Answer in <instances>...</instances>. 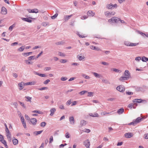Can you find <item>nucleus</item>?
<instances>
[{"label": "nucleus", "instance_id": "obj_1", "mask_svg": "<svg viewBox=\"0 0 148 148\" xmlns=\"http://www.w3.org/2000/svg\"><path fill=\"white\" fill-rule=\"evenodd\" d=\"M139 43H133L132 42H130L128 41H125L124 42V44L125 45L127 46H131L133 47L134 46H136L138 45Z\"/></svg>", "mask_w": 148, "mask_h": 148}, {"label": "nucleus", "instance_id": "obj_2", "mask_svg": "<svg viewBox=\"0 0 148 148\" xmlns=\"http://www.w3.org/2000/svg\"><path fill=\"white\" fill-rule=\"evenodd\" d=\"M120 19L116 17H112L109 20L108 22H109L112 23H118L119 21H120Z\"/></svg>", "mask_w": 148, "mask_h": 148}, {"label": "nucleus", "instance_id": "obj_3", "mask_svg": "<svg viewBox=\"0 0 148 148\" xmlns=\"http://www.w3.org/2000/svg\"><path fill=\"white\" fill-rule=\"evenodd\" d=\"M5 131L7 134L6 136L8 139L9 142H11V136L8 128L5 129Z\"/></svg>", "mask_w": 148, "mask_h": 148}, {"label": "nucleus", "instance_id": "obj_4", "mask_svg": "<svg viewBox=\"0 0 148 148\" xmlns=\"http://www.w3.org/2000/svg\"><path fill=\"white\" fill-rule=\"evenodd\" d=\"M132 101L134 103L136 102L137 103H140L144 102L145 103H146L147 102L146 100H142L141 99H135L133 100Z\"/></svg>", "mask_w": 148, "mask_h": 148}, {"label": "nucleus", "instance_id": "obj_5", "mask_svg": "<svg viewBox=\"0 0 148 148\" xmlns=\"http://www.w3.org/2000/svg\"><path fill=\"white\" fill-rule=\"evenodd\" d=\"M116 89L120 92H123L125 90L124 86L122 85L118 86L116 88Z\"/></svg>", "mask_w": 148, "mask_h": 148}, {"label": "nucleus", "instance_id": "obj_6", "mask_svg": "<svg viewBox=\"0 0 148 148\" xmlns=\"http://www.w3.org/2000/svg\"><path fill=\"white\" fill-rule=\"evenodd\" d=\"M84 145L86 148H90V143L88 139L86 140L84 142Z\"/></svg>", "mask_w": 148, "mask_h": 148}, {"label": "nucleus", "instance_id": "obj_7", "mask_svg": "<svg viewBox=\"0 0 148 148\" xmlns=\"http://www.w3.org/2000/svg\"><path fill=\"white\" fill-rule=\"evenodd\" d=\"M124 75L125 77H126L128 79L130 76V72L128 70H125L124 73Z\"/></svg>", "mask_w": 148, "mask_h": 148}, {"label": "nucleus", "instance_id": "obj_8", "mask_svg": "<svg viewBox=\"0 0 148 148\" xmlns=\"http://www.w3.org/2000/svg\"><path fill=\"white\" fill-rule=\"evenodd\" d=\"M144 119L143 118H141L140 117H139L137 118L136 119H134V122L136 123V124H137L140 122L141 121L143 120Z\"/></svg>", "mask_w": 148, "mask_h": 148}, {"label": "nucleus", "instance_id": "obj_9", "mask_svg": "<svg viewBox=\"0 0 148 148\" xmlns=\"http://www.w3.org/2000/svg\"><path fill=\"white\" fill-rule=\"evenodd\" d=\"M30 121L33 125H35L37 122L36 119L34 118H31L30 119Z\"/></svg>", "mask_w": 148, "mask_h": 148}, {"label": "nucleus", "instance_id": "obj_10", "mask_svg": "<svg viewBox=\"0 0 148 148\" xmlns=\"http://www.w3.org/2000/svg\"><path fill=\"white\" fill-rule=\"evenodd\" d=\"M69 121L71 125H74L75 123V121L74 117L73 116H70L69 118Z\"/></svg>", "mask_w": 148, "mask_h": 148}, {"label": "nucleus", "instance_id": "obj_11", "mask_svg": "<svg viewBox=\"0 0 148 148\" xmlns=\"http://www.w3.org/2000/svg\"><path fill=\"white\" fill-rule=\"evenodd\" d=\"M21 19L23 21L29 23H31L32 22V20L29 18L22 17Z\"/></svg>", "mask_w": 148, "mask_h": 148}, {"label": "nucleus", "instance_id": "obj_12", "mask_svg": "<svg viewBox=\"0 0 148 148\" xmlns=\"http://www.w3.org/2000/svg\"><path fill=\"white\" fill-rule=\"evenodd\" d=\"M125 136L127 138H130L133 136L132 134L130 132H128L125 133L124 134Z\"/></svg>", "mask_w": 148, "mask_h": 148}, {"label": "nucleus", "instance_id": "obj_13", "mask_svg": "<svg viewBox=\"0 0 148 148\" xmlns=\"http://www.w3.org/2000/svg\"><path fill=\"white\" fill-rule=\"evenodd\" d=\"M1 10L2 14H7V10L5 7H2Z\"/></svg>", "mask_w": 148, "mask_h": 148}, {"label": "nucleus", "instance_id": "obj_14", "mask_svg": "<svg viewBox=\"0 0 148 148\" xmlns=\"http://www.w3.org/2000/svg\"><path fill=\"white\" fill-rule=\"evenodd\" d=\"M90 48L91 49L96 51H99L100 50V49L99 48H98L97 47L94 46H90Z\"/></svg>", "mask_w": 148, "mask_h": 148}, {"label": "nucleus", "instance_id": "obj_15", "mask_svg": "<svg viewBox=\"0 0 148 148\" xmlns=\"http://www.w3.org/2000/svg\"><path fill=\"white\" fill-rule=\"evenodd\" d=\"M89 115L92 117H98L99 116V114L96 113H95L93 114L92 113H90Z\"/></svg>", "mask_w": 148, "mask_h": 148}, {"label": "nucleus", "instance_id": "obj_16", "mask_svg": "<svg viewBox=\"0 0 148 148\" xmlns=\"http://www.w3.org/2000/svg\"><path fill=\"white\" fill-rule=\"evenodd\" d=\"M86 121L84 120H81L80 122V125L81 127L85 126L86 125Z\"/></svg>", "mask_w": 148, "mask_h": 148}, {"label": "nucleus", "instance_id": "obj_17", "mask_svg": "<svg viewBox=\"0 0 148 148\" xmlns=\"http://www.w3.org/2000/svg\"><path fill=\"white\" fill-rule=\"evenodd\" d=\"M87 14L88 16H93L95 15V13H93L92 11H88L87 12Z\"/></svg>", "mask_w": 148, "mask_h": 148}, {"label": "nucleus", "instance_id": "obj_18", "mask_svg": "<svg viewBox=\"0 0 148 148\" xmlns=\"http://www.w3.org/2000/svg\"><path fill=\"white\" fill-rule=\"evenodd\" d=\"M128 79L124 76L121 77L119 78V80L122 82H124V81L127 80Z\"/></svg>", "mask_w": 148, "mask_h": 148}, {"label": "nucleus", "instance_id": "obj_19", "mask_svg": "<svg viewBox=\"0 0 148 148\" xmlns=\"http://www.w3.org/2000/svg\"><path fill=\"white\" fill-rule=\"evenodd\" d=\"M124 111V109L123 108L119 109L117 111V112L119 114H121L123 113Z\"/></svg>", "mask_w": 148, "mask_h": 148}, {"label": "nucleus", "instance_id": "obj_20", "mask_svg": "<svg viewBox=\"0 0 148 148\" xmlns=\"http://www.w3.org/2000/svg\"><path fill=\"white\" fill-rule=\"evenodd\" d=\"M56 111V109L55 108H52L51 109L50 111L51 112L50 115L52 116H53L54 114V113Z\"/></svg>", "mask_w": 148, "mask_h": 148}, {"label": "nucleus", "instance_id": "obj_21", "mask_svg": "<svg viewBox=\"0 0 148 148\" xmlns=\"http://www.w3.org/2000/svg\"><path fill=\"white\" fill-rule=\"evenodd\" d=\"M32 53V52H27V53H22V55L25 57H27V56H29L30 54H31Z\"/></svg>", "mask_w": 148, "mask_h": 148}, {"label": "nucleus", "instance_id": "obj_22", "mask_svg": "<svg viewBox=\"0 0 148 148\" xmlns=\"http://www.w3.org/2000/svg\"><path fill=\"white\" fill-rule=\"evenodd\" d=\"M36 84V82H28L26 83L25 84L26 85H34Z\"/></svg>", "mask_w": 148, "mask_h": 148}, {"label": "nucleus", "instance_id": "obj_23", "mask_svg": "<svg viewBox=\"0 0 148 148\" xmlns=\"http://www.w3.org/2000/svg\"><path fill=\"white\" fill-rule=\"evenodd\" d=\"M25 98L27 99L25 100L26 101L29 102L30 103L32 102L31 99L32 98L31 97L29 96H25Z\"/></svg>", "mask_w": 148, "mask_h": 148}, {"label": "nucleus", "instance_id": "obj_24", "mask_svg": "<svg viewBox=\"0 0 148 148\" xmlns=\"http://www.w3.org/2000/svg\"><path fill=\"white\" fill-rule=\"evenodd\" d=\"M106 8L108 9H110L113 8L112 4V3H110L109 4H108L106 6Z\"/></svg>", "mask_w": 148, "mask_h": 148}, {"label": "nucleus", "instance_id": "obj_25", "mask_svg": "<svg viewBox=\"0 0 148 148\" xmlns=\"http://www.w3.org/2000/svg\"><path fill=\"white\" fill-rule=\"evenodd\" d=\"M31 12L32 13H37L38 12V9L35 8L32 10Z\"/></svg>", "mask_w": 148, "mask_h": 148}, {"label": "nucleus", "instance_id": "obj_26", "mask_svg": "<svg viewBox=\"0 0 148 148\" xmlns=\"http://www.w3.org/2000/svg\"><path fill=\"white\" fill-rule=\"evenodd\" d=\"M111 70L114 71L116 73H120L121 72V71L118 69H116L115 68H112L111 69Z\"/></svg>", "mask_w": 148, "mask_h": 148}, {"label": "nucleus", "instance_id": "obj_27", "mask_svg": "<svg viewBox=\"0 0 148 148\" xmlns=\"http://www.w3.org/2000/svg\"><path fill=\"white\" fill-rule=\"evenodd\" d=\"M18 141L17 139L15 138L12 140L13 144L14 145H17L18 144Z\"/></svg>", "mask_w": 148, "mask_h": 148}, {"label": "nucleus", "instance_id": "obj_28", "mask_svg": "<svg viewBox=\"0 0 148 148\" xmlns=\"http://www.w3.org/2000/svg\"><path fill=\"white\" fill-rule=\"evenodd\" d=\"M73 14H71L70 15L66 16V17L64 18L65 21H67L70 19V18L72 17Z\"/></svg>", "mask_w": 148, "mask_h": 148}, {"label": "nucleus", "instance_id": "obj_29", "mask_svg": "<svg viewBox=\"0 0 148 148\" xmlns=\"http://www.w3.org/2000/svg\"><path fill=\"white\" fill-rule=\"evenodd\" d=\"M77 58L80 61L82 60L83 59L85 58V57L84 56H78Z\"/></svg>", "mask_w": 148, "mask_h": 148}, {"label": "nucleus", "instance_id": "obj_30", "mask_svg": "<svg viewBox=\"0 0 148 148\" xmlns=\"http://www.w3.org/2000/svg\"><path fill=\"white\" fill-rule=\"evenodd\" d=\"M33 113H36L38 114H42L43 112L41 111L35 110L32 111Z\"/></svg>", "mask_w": 148, "mask_h": 148}, {"label": "nucleus", "instance_id": "obj_31", "mask_svg": "<svg viewBox=\"0 0 148 148\" xmlns=\"http://www.w3.org/2000/svg\"><path fill=\"white\" fill-rule=\"evenodd\" d=\"M141 60L143 62H146L148 60V58L145 56H143L142 57Z\"/></svg>", "mask_w": 148, "mask_h": 148}, {"label": "nucleus", "instance_id": "obj_32", "mask_svg": "<svg viewBox=\"0 0 148 148\" xmlns=\"http://www.w3.org/2000/svg\"><path fill=\"white\" fill-rule=\"evenodd\" d=\"M43 130H41L40 131H35L34 132V133L36 135H38V134H40L43 132Z\"/></svg>", "mask_w": 148, "mask_h": 148}, {"label": "nucleus", "instance_id": "obj_33", "mask_svg": "<svg viewBox=\"0 0 148 148\" xmlns=\"http://www.w3.org/2000/svg\"><path fill=\"white\" fill-rule=\"evenodd\" d=\"M113 111H111L110 112H103V114L104 115H106L108 114H112L113 113Z\"/></svg>", "mask_w": 148, "mask_h": 148}, {"label": "nucleus", "instance_id": "obj_34", "mask_svg": "<svg viewBox=\"0 0 148 148\" xmlns=\"http://www.w3.org/2000/svg\"><path fill=\"white\" fill-rule=\"evenodd\" d=\"M46 123L45 122H42L40 124V126L41 127H44L45 126Z\"/></svg>", "mask_w": 148, "mask_h": 148}, {"label": "nucleus", "instance_id": "obj_35", "mask_svg": "<svg viewBox=\"0 0 148 148\" xmlns=\"http://www.w3.org/2000/svg\"><path fill=\"white\" fill-rule=\"evenodd\" d=\"M35 56H29L28 58V59L29 60H34V59H36V58H35Z\"/></svg>", "mask_w": 148, "mask_h": 148}, {"label": "nucleus", "instance_id": "obj_36", "mask_svg": "<svg viewBox=\"0 0 148 148\" xmlns=\"http://www.w3.org/2000/svg\"><path fill=\"white\" fill-rule=\"evenodd\" d=\"M65 137L67 138H68L70 137V135L68 132H67L65 134Z\"/></svg>", "mask_w": 148, "mask_h": 148}, {"label": "nucleus", "instance_id": "obj_37", "mask_svg": "<svg viewBox=\"0 0 148 148\" xmlns=\"http://www.w3.org/2000/svg\"><path fill=\"white\" fill-rule=\"evenodd\" d=\"M15 26V24H14L10 26L9 28L8 29L9 30L11 31L12 30L13 28Z\"/></svg>", "mask_w": 148, "mask_h": 148}, {"label": "nucleus", "instance_id": "obj_38", "mask_svg": "<svg viewBox=\"0 0 148 148\" xmlns=\"http://www.w3.org/2000/svg\"><path fill=\"white\" fill-rule=\"evenodd\" d=\"M19 103L20 105L23 108H26V107L25 105L24 104V103L23 102H22L20 101H19Z\"/></svg>", "mask_w": 148, "mask_h": 148}, {"label": "nucleus", "instance_id": "obj_39", "mask_svg": "<svg viewBox=\"0 0 148 148\" xmlns=\"http://www.w3.org/2000/svg\"><path fill=\"white\" fill-rule=\"evenodd\" d=\"M82 76H83L86 79H89L90 78V77L89 76L85 74H83L82 75Z\"/></svg>", "mask_w": 148, "mask_h": 148}, {"label": "nucleus", "instance_id": "obj_40", "mask_svg": "<svg viewBox=\"0 0 148 148\" xmlns=\"http://www.w3.org/2000/svg\"><path fill=\"white\" fill-rule=\"evenodd\" d=\"M18 86L20 87V88H19V89L20 90H21L23 88V84H22V83H19L18 84Z\"/></svg>", "mask_w": 148, "mask_h": 148}, {"label": "nucleus", "instance_id": "obj_41", "mask_svg": "<svg viewBox=\"0 0 148 148\" xmlns=\"http://www.w3.org/2000/svg\"><path fill=\"white\" fill-rule=\"evenodd\" d=\"M96 77H99L100 75L98 73H95L93 72L92 73Z\"/></svg>", "mask_w": 148, "mask_h": 148}, {"label": "nucleus", "instance_id": "obj_42", "mask_svg": "<svg viewBox=\"0 0 148 148\" xmlns=\"http://www.w3.org/2000/svg\"><path fill=\"white\" fill-rule=\"evenodd\" d=\"M58 55L64 57L65 56V55L64 53H63L60 52H58Z\"/></svg>", "mask_w": 148, "mask_h": 148}, {"label": "nucleus", "instance_id": "obj_43", "mask_svg": "<svg viewBox=\"0 0 148 148\" xmlns=\"http://www.w3.org/2000/svg\"><path fill=\"white\" fill-rule=\"evenodd\" d=\"M24 47V46H22L21 47H20L18 49V50L21 52L23 51L24 49V48L23 47Z\"/></svg>", "mask_w": 148, "mask_h": 148}, {"label": "nucleus", "instance_id": "obj_44", "mask_svg": "<svg viewBox=\"0 0 148 148\" xmlns=\"http://www.w3.org/2000/svg\"><path fill=\"white\" fill-rule=\"evenodd\" d=\"M127 124L129 125H132L134 126V125H135L136 124V123H135V122H134V120L132 122H131L130 123H129Z\"/></svg>", "mask_w": 148, "mask_h": 148}, {"label": "nucleus", "instance_id": "obj_45", "mask_svg": "<svg viewBox=\"0 0 148 148\" xmlns=\"http://www.w3.org/2000/svg\"><path fill=\"white\" fill-rule=\"evenodd\" d=\"M64 42L62 41L58 42L56 43V44L57 45H62L64 43Z\"/></svg>", "mask_w": 148, "mask_h": 148}, {"label": "nucleus", "instance_id": "obj_46", "mask_svg": "<svg viewBox=\"0 0 148 148\" xmlns=\"http://www.w3.org/2000/svg\"><path fill=\"white\" fill-rule=\"evenodd\" d=\"M58 16V14L57 13H56L53 16H51V18L52 19H55Z\"/></svg>", "mask_w": 148, "mask_h": 148}, {"label": "nucleus", "instance_id": "obj_47", "mask_svg": "<svg viewBox=\"0 0 148 148\" xmlns=\"http://www.w3.org/2000/svg\"><path fill=\"white\" fill-rule=\"evenodd\" d=\"M48 89V87H43L40 88H39L38 89V90H46Z\"/></svg>", "mask_w": 148, "mask_h": 148}, {"label": "nucleus", "instance_id": "obj_48", "mask_svg": "<svg viewBox=\"0 0 148 148\" xmlns=\"http://www.w3.org/2000/svg\"><path fill=\"white\" fill-rule=\"evenodd\" d=\"M84 132H85L89 133L90 132V130L89 129L85 128L84 129Z\"/></svg>", "mask_w": 148, "mask_h": 148}, {"label": "nucleus", "instance_id": "obj_49", "mask_svg": "<svg viewBox=\"0 0 148 148\" xmlns=\"http://www.w3.org/2000/svg\"><path fill=\"white\" fill-rule=\"evenodd\" d=\"M29 61V60H25V61L26 62V64H32V62H30Z\"/></svg>", "mask_w": 148, "mask_h": 148}, {"label": "nucleus", "instance_id": "obj_50", "mask_svg": "<svg viewBox=\"0 0 148 148\" xmlns=\"http://www.w3.org/2000/svg\"><path fill=\"white\" fill-rule=\"evenodd\" d=\"M50 82V80L49 79H47L44 81L43 84H47Z\"/></svg>", "mask_w": 148, "mask_h": 148}, {"label": "nucleus", "instance_id": "obj_51", "mask_svg": "<svg viewBox=\"0 0 148 148\" xmlns=\"http://www.w3.org/2000/svg\"><path fill=\"white\" fill-rule=\"evenodd\" d=\"M67 79V78L66 77H62L61 79L60 80L62 81H65Z\"/></svg>", "mask_w": 148, "mask_h": 148}, {"label": "nucleus", "instance_id": "obj_52", "mask_svg": "<svg viewBox=\"0 0 148 148\" xmlns=\"http://www.w3.org/2000/svg\"><path fill=\"white\" fill-rule=\"evenodd\" d=\"M20 116H21V121L22 123L25 122V120H24V118L23 116H21V115Z\"/></svg>", "mask_w": 148, "mask_h": 148}, {"label": "nucleus", "instance_id": "obj_53", "mask_svg": "<svg viewBox=\"0 0 148 148\" xmlns=\"http://www.w3.org/2000/svg\"><path fill=\"white\" fill-rule=\"evenodd\" d=\"M77 34L79 36V37L80 38H85L86 36H84L81 35L80 34L79 32H77Z\"/></svg>", "mask_w": 148, "mask_h": 148}, {"label": "nucleus", "instance_id": "obj_54", "mask_svg": "<svg viewBox=\"0 0 148 148\" xmlns=\"http://www.w3.org/2000/svg\"><path fill=\"white\" fill-rule=\"evenodd\" d=\"M59 108L62 110H64L65 109V108L63 104H61L59 106Z\"/></svg>", "mask_w": 148, "mask_h": 148}, {"label": "nucleus", "instance_id": "obj_55", "mask_svg": "<svg viewBox=\"0 0 148 148\" xmlns=\"http://www.w3.org/2000/svg\"><path fill=\"white\" fill-rule=\"evenodd\" d=\"M133 105L134 104H133V103H131L128 105V107L130 109H132L133 107Z\"/></svg>", "mask_w": 148, "mask_h": 148}, {"label": "nucleus", "instance_id": "obj_56", "mask_svg": "<svg viewBox=\"0 0 148 148\" xmlns=\"http://www.w3.org/2000/svg\"><path fill=\"white\" fill-rule=\"evenodd\" d=\"M142 88L141 87H137L136 89V90L137 91H142Z\"/></svg>", "mask_w": 148, "mask_h": 148}, {"label": "nucleus", "instance_id": "obj_57", "mask_svg": "<svg viewBox=\"0 0 148 148\" xmlns=\"http://www.w3.org/2000/svg\"><path fill=\"white\" fill-rule=\"evenodd\" d=\"M60 62L62 63H64L67 62V60L66 59H61Z\"/></svg>", "mask_w": 148, "mask_h": 148}, {"label": "nucleus", "instance_id": "obj_58", "mask_svg": "<svg viewBox=\"0 0 148 148\" xmlns=\"http://www.w3.org/2000/svg\"><path fill=\"white\" fill-rule=\"evenodd\" d=\"M71 100H69L66 102V104L67 105H69L71 104Z\"/></svg>", "mask_w": 148, "mask_h": 148}, {"label": "nucleus", "instance_id": "obj_59", "mask_svg": "<svg viewBox=\"0 0 148 148\" xmlns=\"http://www.w3.org/2000/svg\"><path fill=\"white\" fill-rule=\"evenodd\" d=\"M142 58H141V57H136L135 59V60L136 61H139L140 60H141Z\"/></svg>", "mask_w": 148, "mask_h": 148}, {"label": "nucleus", "instance_id": "obj_60", "mask_svg": "<svg viewBox=\"0 0 148 148\" xmlns=\"http://www.w3.org/2000/svg\"><path fill=\"white\" fill-rule=\"evenodd\" d=\"M93 93L91 92H88V96L91 97L93 96Z\"/></svg>", "mask_w": 148, "mask_h": 148}, {"label": "nucleus", "instance_id": "obj_61", "mask_svg": "<svg viewBox=\"0 0 148 148\" xmlns=\"http://www.w3.org/2000/svg\"><path fill=\"white\" fill-rule=\"evenodd\" d=\"M87 91L85 90H83L82 91L79 92V94L81 95H83L84 94L85 92H86Z\"/></svg>", "mask_w": 148, "mask_h": 148}, {"label": "nucleus", "instance_id": "obj_62", "mask_svg": "<svg viewBox=\"0 0 148 148\" xmlns=\"http://www.w3.org/2000/svg\"><path fill=\"white\" fill-rule=\"evenodd\" d=\"M101 64L105 65H109V64L108 63L105 62H101Z\"/></svg>", "mask_w": 148, "mask_h": 148}, {"label": "nucleus", "instance_id": "obj_63", "mask_svg": "<svg viewBox=\"0 0 148 148\" xmlns=\"http://www.w3.org/2000/svg\"><path fill=\"white\" fill-rule=\"evenodd\" d=\"M126 94L127 95H133V93L132 92H126Z\"/></svg>", "mask_w": 148, "mask_h": 148}, {"label": "nucleus", "instance_id": "obj_64", "mask_svg": "<svg viewBox=\"0 0 148 148\" xmlns=\"http://www.w3.org/2000/svg\"><path fill=\"white\" fill-rule=\"evenodd\" d=\"M71 65L73 66H78L79 65V64L76 62H73L71 64Z\"/></svg>", "mask_w": 148, "mask_h": 148}]
</instances>
